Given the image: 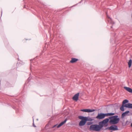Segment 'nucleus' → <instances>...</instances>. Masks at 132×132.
Instances as JSON below:
<instances>
[{
    "mask_svg": "<svg viewBox=\"0 0 132 132\" xmlns=\"http://www.w3.org/2000/svg\"><path fill=\"white\" fill-rule=\"evenodd\" d=\"M61 126L59 124L57 126V128H59V127H60Z\"/></svg>",
    "mask_w": 132,
    "mask_h": 132,
    "instance_id": "nucleus-22",
    "label": "nucleus"
},
{
    "mask_svg": "<svg viewBox=\"0 0 132 132\" xmlns=\"http://www.w3.org/2000/svg\"><path fill=\"white\" fill-rule=\"evenodd\" d=\"M107 17H108V21L110 23L112 24H113L114 23V22L112 21V19L110 17H109L107 15Z\"/></svg>",
    "mask_w": 132,
    "mask_h": 132,
    "instance_id": "nucleus-8",
    "label": "nucleus"
},
{
    "mask_svg": "<svg viewBox=\"0 0 132 132\" xmlns=\"http://www.w3.org/2000/svg\"><path fill=\"white\" fill-rule=\"evenodd\" d=\"M85 120L86 122L87 121H92L93 120V119L91 118H88V117H86Z\"/></svg>",
    "mask_w": 132,
    "mask_h": 132,
    "instance_id": "nucleus-14",
    "label": "nucleus"
},
{
    "mask_svg": "<svg viewBox=\"0 0 132 132\" xmlns=\"http://www.w3.org/2000/svg\"><path fill=\"white\" fill-rule=\"evenodd\" d=\"M33 126L35 127H36V126L34 124V123H33Z\"/></svg>",
    "mask_w": 132,
    "mask_h": 132,
    "instance_id": "nucleus-23",
    "label": "nucleus"
},
{
    "mask_svg": "<svg viewBox=\"0 0 132 132\" xmlns=\"http://www.w3.org/2000/svg\"><path fill=\"white\" fill-rule=\"evenodd\" d=\"M130 112L129 111H126L125 112H123L122 114L121 117H123L124 116H126V115H129V114H127L129 113Z\"/></svg>",
    "mask_w": 132,
    "mask_h": 132,
    "instance_id": "nucleus-12",
    "label": "nucleus"
},
{
    "mask_svg": "<svg viewBox=\"0 0 132 132\" xmlns=\"http://www.w3.org/2000/svg\"><path fill=\"white\" fill-rule=\"evenodd\" d=\"M86 117H84L82 116H78L79 119L81 120H85Z\"/></svg>",
    "mask_w": 132,
    "mask_h": 132,
    "instance_id": "nucleus-13",
    "label": "nucleus"
},
{
    "mask_svg": "<svg viewBox=\"0 0 132 132\" xmlns=\"http://www.w3.org/2000/svg\"><path fill=\"white\" fill-rule=\"evenodd\" d=\"M124 107H125L126 108V104L125 105H122L121 106L120 108V109L122 111H124Z\"/></svg>",
    "mask_w": 132,
    "mask_h": 132,
    "instance_id": "nucleus-15",
    "label": "nucleus"
},
{
    "mask_svg": "<svg viewBox=\"0 0 132 132\" xmlns=\"http://www.w3.org/2000/svg\"><path fill=\"white\" fill-rule=\"evenodd\" d=\"M67 120V119H66L64 121H63L62 122H61V123L60 124V125L61 126L63 125L66 122Z\"/></svg>",
    "mask_w": 132,
    "mask_h": 132,
    "instance_id": "nucleus-18",
    "label": "nucleus"
},
{
    "mask_svg": "<svg viewBox=\"0 0 132 132\" xmlns=\"http://www.w3.org/2000/svg\"><path fill=\"white\" fill-rule=\"evenodd\" d=\"M92 123V122H87V125H91Z\"/></svg>",
    "mask_w": 132,
    "mask_h": 132,
    "instance_id": "nucleus-21",
    "label": "nucleus"
},
{
    "mask_svg": "<svg viewBox=\"0 0 132 132\" xmlns=\"http://www.w3.org/2000/svg\"><path fill=\"white\" fill-rule=\"evenodd\" d=\"M115 114L114 113H98L97 116L95 117V118L98 120L102 119L104 118L105 117L113 115Z\"/></svg>",
    "mask_w": 132,
    "mask_h": 132,
    "instance_id": "nucleus-2",
    "label": "nucleus"
},
{
    "mask_svg": "<svg viewBox=\"0 0 132 132\" xmlns=\"http://www.w3.org/2000/svg\"><path fill=\"white\" fill-rule=\"evenodd\" d=\"M109 121V119L106 118L103 121H100L101 125V128H102L104 126L106 127L108 126V123Z\"/></svg>",
    "mask_w": 132,
    "mask_h": 132,
    "instance_id": "nucleus-4",
    "label": "nucleus"
},
{
    "mask_svg": "<svg viewBox=\"0 0 132 132\" xmlns=\"http://www.w3.org/2000/svg\"><path fill=\"white\" fill-rule=\"evenodd\" d=\"M131 126L132 127V123L131 124Z\"/></svg>",
    "mask_w": 132,
    "mask_h": 132,
    "instance_id": "nucleus-25",
    "label": "nucleus"
},
{
    "mask_svg": "<svg viewBox=\"0 0 132 132\" xmlns=\"http://www.w3.org/2000/svg\"><path fill=\"white\" fill-rule=\"evenodd\" d=\"M86 122L85 120H81L79 123V125L80 126H82L85 125Z\"/></svg>",
    "mask_w": 132,
    "mask_h": 132,
    "instance_id": "nucleus-7",
    "label": "nucleus"
},
{
    "mask_svg": "<svg viewBox=\"0 0 132 132\" xmlns=\"http://www.w3.org/2000/svg\"><path fill=\"white\" fill-rule=\"evenodd\" d=\"M100 122H99V125H92L90 127L89 129L90 130L95 131H98L101 129V125H100Z\"/></svg>",
    "mask_w": 132,
    "mask_h": 132,
    "instance_id": "nucleus-3",
    "label": "nucleus"
},
{
    "mask_svg": "<svg viewBox=\"0 0 132 132\" xmlns=\"http://www.w3.org/2000/svg\"><path fill=\"white\" fill-rule=\"evenodd\" d=\"M129 102V101L127 99H125L122 102V105H124V104Z\"/></svg>",
    "mask_w": 132,
    "mask_h": 132,
    "instance_id": "nucleus-16",
    "label": "nucleus"
},
{
    "mask_svg": "<svg viewBox=\"0 0 132 132\" xmlns=\"http://www.w3.org/2000/svg\"><path fill=\"white\" fill-rule=\"evenodd\" d=\"M126 108L132 109V104L128 103L126 104Z\"/></svg>",
    "mask_w": 132,
    "mask_h": 132,
    "instance_id": "nucleus-11",
    "label": "nucleus"
},
{
    "mask_svg": "<svg viewBox=\"0 0 132 132\" xmlns=\"http://www.w3.org/2000/svg\"><path fill=\"white\" fill-rule=\"evenodd\" d=\"M79 93H78L75 94L72 98L73 100L77 101L78 99Z\"/></svg>",
    "mask_w": 132,
    "mask_h": 132,
    "instance_id": "nucleus-6",
    "label": "nucleus"
},
{
    "mask_svg": "<svg viewBox=\"0 0 132 132\" xmlns=\"http://www.w3.org/2000/svg\"><path fill=\"white\" fill-rule=\"evenodd\" d=\"M80 110L82 111L87 112V109H81Z\"/></svg>",
    "mask_w": 132,
    "mask_h": 132,
    "instance_id": "nucleus-20",
    "label": "nucleus"
},
{
    "mask_svg": "<svg viewBox=\"0 0 132 132\" xmlns=\"http://www.w3.org/2000/svg\"><path fill=\"white\" fill-rule=\"evenodd\" d=\"M110 119L109 122L110 123L113 125H116L120 121V118H118V116L116 115L109 117V118Z\"/></svg>",
    "mask_w": 132,
    "mask_h": 132,
    "instance_id": "nucleus-1",
    "label": "nucleus"
},
{
    "mask_svg": "<svg viewBox=\"0 0 132 132\" xmlns=\"http://www.w3.org/2000/svg\"><path fill=\"white\" fill-rule=\"evenodd\" d=\"M132 64V60L130 59L128 62V67L130 68Z\"/></svg>",
    "mask_w": 132,
    "mask_h": 132,
    "instance_id": "nucleus-17",
    "label": "nucleus"
},
{
    "mask_svg": "<svg viewBox=\"0 0 132 132\" xmlns=\"http://www.w3.org/2000/svg\"><path fill=\"white\" fill-rule=\"evenodd\" d=\"M95 111V110L94 109H87V112H92Z\"/></svg>",
    "mask_w": 132,
    "mask_h": 132,
    "instance_id": "nucleus-19",
    "label": "nucleus"
},
{
    "mask_svg": "<svg viewBox=\"0 0 132 132\" xmlns=\"http://www.w3.org/2000/svg\"><path fill=\"white\" fill-rule=\"evenodd\" d=\"M78 59L75 58H72L71 60L70 61V62L71 63H74L77 61Z\"/></svg>",
    "mask_w": 132,
    "mask_h": 132,
    "instance_id": "nucleus-10",
    "label": "nucleus"
},
{
    "mask_svg": "<svg viewBox=\"0 0 132 132\" xmlns=\"http://www.w3.org/2000/svg\"><path fill=\"white\" fill-rule=\"evenodd\" d=\"M108 129L112 131H116L118 130V129L117 126L114 125L111 126L110 127H107L104 129L105 130Z\"/></svg>",
    "mask_w": 132,
    "mask_h": 132,
    "instance_id": "nucleus-5",
    "label": "nucleus"
},
{
    "mask_svg": "<svg viewBox=\"0 0 132 132\" xmlns=\"http://www.w3.org/2000/svg\"><path fill=\"white\" fill-rule=\"evenodd\" d=\"M111 28H112V26H111Z\"/></svg>",
    "mask_w": 132,
    "mask_h": 132,
    "instance_id": "nucleus-26",
    "label": "nucleus"
},
{
    "mask_svg": "<svg viewBox=\"0 0 132 132\" xmlns=\"http://www.w3.org/2000/svg\"><path fill=\"white\" fill-rule=\"evenodd\" d=\"M124 88L129 92L130 93H132V89L131 88L128 87H124Z\"/></svg>",
    "mask_w": 132,
    "mask_h": 132,
    "instance_id": "nucleus-9",
    "label": "nucleus"
},
{
    "mask_svg": "<svg viewBox=\"0 0 132 132\" xmlns=\"http://www.w3.org/2000/svg\"><path fill=\"white\" fill-rule=\"evenodd\" d=\"M56 126V125H55L54 126H53L52 127L53 128H54Z\"/></svg>",
    "mask_w": 132,
    "mask_h": 132,
    "instance_id": "nucleus-24",
    "label": "nucleus"
}]
</instances>
